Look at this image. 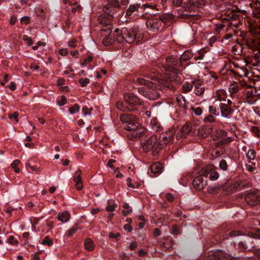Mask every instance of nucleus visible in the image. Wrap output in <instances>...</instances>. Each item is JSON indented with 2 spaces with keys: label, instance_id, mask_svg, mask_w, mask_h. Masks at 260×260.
Wrapping results in <instances>:
<instances>
[{
  "label": "nucleus",
  "instance_id": "9b49d317",
  "mask_svg": "<svg viewBox=\"0 0 260 260\" xmlns=\"http://www.w3.org/2000/svg\"><path fill=\"white\" fill-rule=\"evenodd\" d=\"M208 260H234L233 257L225 254L221 251H218L213 254H210Z\"/></svg>",
  "mask_w": 260,
  "mask_h": 260
},
{
  "label": "nucleus",
  "instance_id": "58836bf2",
  "mask_svg": "<svg viewBox=\"0 0 260 260\" xmlns=\"http://www.w3.org/2000/svg\"><path fill=\"white\" fill-rule=\"evenodd\" d=\"M253 60V65L254 66H258L260 64V51L254 54Z\"/></svg>",
  "mask_w": 260,
  "mask_h": 260
},
{
  "label": "nucleus",
  "instance_id": "393cba45",
  "mask_svg": "<svg viewBox=\"0 0 260 260\" xmlns=\"http://www.w3.org/2000/svg\"><path fill=\"white\" fill-rule=\"evenodd\" d=\"M242 235H247L248 236L251 237V238H256L255 234L253 232H245L244 233H241L240 231H232L230 233V236L231 237Z\"/></svg>",
  "mask_w": 260,
  "mask_h": 260
},
{
  "label": "nucleus",
  "instance_id": "2eb2a0df",
  "mask_svg": "<svg viewBox=\"0 0 260 260\" xmlns=\"http://www.w3.org/2000/svg\"><path fill=\"white\" fill-rule=\"evenodd\" d=\"M192 184L196 189L201 190L207 185V181L204 180L203 177L198 176L193 179Z\"/></svg>",
  "mask_w": 260,
  "mask_h": 260
},
{
  "label": "nucleus",
  "instance_id": "8fccbe9b",
  "mask_svg": "<svg viewBox=\"0 0 260 260\" xmlns=\"http://www.w3.org/2000/svg\"><path fill=\"white\" fill-rule=\"evenodd\" d=\"M19 116V113L17 112H15L13 114H9L8 117L10 119H14L16 122L18 121V117Z\"/></svg>",
  "mask_w": 260,
  "mask_h": 260
},
{
  "label": "nucleus",
  "instance_id": "2f4dec72",
  "mask_svg": "<svg viewBox=\"0 0 260 260\" xmlns=\"http://www.w3.org/2000/svg\"><path fill=\"white\" fill-rule=\"evenodd\" d=\"M209 111L211 114H213L215 116H220L219 107H217L214 105L209 106Z\"/></svg>",
  "mask_w": 260,
  "mask_h": 260
},
{
  "label": "nucleus",
  "instance_id": "5701e85b",
  "mask_svg": "<svg viewBox=\"0 0 260 260\" xmlns=\"http://www.w3.org/2000/svg\"><path fill=\"white\" fill-rule=\"evenodd\" d=\"M70 218V214L68 211H65L62 213H59L57 215L58 219L62 222H67Z\"/></svg>",
  "mask_w": 260,
  "mask_h": 260
},
{
  "label": "nucleus",
  "instance_id": "b1692460",
  "mask_svg": "<svg viewBox=\"0 0 260 260\" xmlns=\"http://www.w3.org/2000/svg\"><path fill=\"white\" fill-rule=\"evenodd\" d=\"M239 246L240 248H243L244 250L248 249V248H253L254 247L253 241H249V240H247L243 242H240L239 243Z\"/></svg>",
  "mask_w": 260,
  "mask_h": 260
},
{
  "label": "nucleus",
  "instance_id": "603ef678",
  "mask_svg": "<svg viewBox=\"0 0 260 260\" xmlns=\"http://www.w3.org/2000/svg\"><path fill=\"white\" fill-rule=\"evenodd\" d=\"M79 82L81 86L85 87L89 83V79L88 78L80 79Z\"/></svg>",
  "mask_w": 260,
  "mask_h": 260
},
{
  "label": "nucleus",
  "instance_id": "f3484780",
  "mask_svg": "<svg viewBox=\"0 0 260 260\" xmlns=\"http://www.w3.org/2000/svg\"><path fill=\"white\" fill-rule=\"evenodd\" d=\"M81 171L78 169L75 173L74 181L75 182V187L77 190H80L83 188V183L81 177Z\"/></svg>",
  "mask_w": 260,
  "mask_h": 260
},
{
  "label": "nucleus",
  "instance_id": "3c124183",
  "mask_svg": "<svg viewBox=\"0 0 260 260\" xmlns=\"http://www.w3.org/2000/svg\"><path fill=\"white\" fill-rule=\"evenodd\" d=\"M114 8H118L119 7V4L117 0H110L109 2V5Z\"/></svg>",
  "mask_w": 260,
  "mask_h": 260
},
{
  "label": "nucleus",
  "instance_id": "864d4df0",
  "mask_svg": "<svg viewBox=\"0 0 260 260\" xmlns=\"http://www.w3.org/2000/svg\"><path fill=\"white\" fill-rule=\"evenodd\" d=\"M92 110V108L88 109L86 106H84L82 108V111L84 115H90L91 111Z\"/></svg>",
  "mask_w": 260,
  "mask_h": 260
},
{
  "label": "nucleus",
  "instance_id": "ea45409f",
  "mask_svg": "<svg viewBox=\"0 0 260 260\" xmlns=\"http://www.w3.org/2000/svg\"><path fill=\"white\" fill-rule=\"evenodd\" d=\"M256 152L254 149H251L247 153L246 156L250 160L255 158Z\"/></svg>",
  "mask_w": 260,
  "mask_h": 260
},
{
  "label": "nucleus",
  "instance_id": "6e6552de",
  "mask_svg": "<svg viewBox=\"0 0 260 260\" xmlns=\"http://www.w3.org/2000/svg\"><path fill=\"white\" fill-rule=\"evenodd\" d=\"M245 201L250 206L260 205V196L254 192H248L245 195Z\"/></svg>",
  "mask_w": 260,
  "mask_h": 260
},
{
  "label": "nucleus",
  "instance_id": "69168bd1",
  "mask_svg": "<svg viewBox=\"0 0 260 260\" xmlns=\"http://www.w3.org/2000/svg\"><path fill=\"white\" fill-rule=\"evenodd\" d=\"M250 32L254 35H257L260 34V27H255L251 29Z\"/></svg>",
  "mask_w": 260,
  "mask_h": 260
},
{
  "label": "nucleus",
  "instance_id": "f704fd0d",
  "mask_svg": "<svg viewBox=\"0 0 260 260\" xmlns=\"http://www.w3.org/2000/svg\"><path fill=\"white\" fill-rule=\"evenodd\" d=\"M194 87L193 81L191 83H185L182 87V90L184 92L187 93L190 91Z\"/></svg>",
  "mask_w": 260,
  "mask_h": 260
},
{
  "label": "nucleus",
  "instance_id": "a878e982",
  "mask_svg": "<svg viewBox=\"0 0 260 260\" xmlns=\"http://www.w3.org/2000/svg\"><path fill=\"white\" fill-rule=\"evenodd\" d=\"M161 169L162 165L159 162L153 164L150 167V170L154 174L160 173L161 171Z\"/></svg>",
  "mask_w": 260,
  "mask_h": 260
},
{
  "label": "nucleus",
  "instance_id": "f257e3e1",
  "mask_svg": "<svg viewBox=\"0 0 260 260\" xmlns=\"http://www.w3.org/2000/svg\"><path fill=\"white\" fill-rule=\"evenodd\" d=\"M147 77L152 81H149L142 78H138L136 79L135 83L145 86V87L138 88V91L141 95L150 100H157L160 96V94L158 91V88L156 86L155 83L158 80V78L152 76H148Z\"/></svg>",
  "mask_w": 260,
  "mask_h": 260
},
{
  "label": "nucleus",
  "instance_id": "680f3d73",
  "mask_svg": "<svg viewBox=\"0 0 260 260\" xmlns=\"http://www.w3.org/2000/svg\"><path fill=\"white\" fill-rule=\"evenodd\" d=\"M21 22L22 23L28 24L30 22V17L28 16H24L21 18Z\"/></svg>",
  "mask_w": 260,
  "mask_h": 260
},
{
  "label": "nucleus",
  "instance_id": "79ce46f5",
  "mask_svg": "<svg viewBox=\"0 0 260 260\" xmlns=\"http://www.w3.org/2000/svg\"><path fill=\"white\" fill-rule=\"evenodd\" d=\"M233 10L241 12L242 14H245L247 12L245 8H244L240 3L239 4V6H236V9H233Z\"/></svg>",
  "mask_w": 260,
  "mask_h": 260
},
{
  "label": "nucleus",
  "instance_id": "c9c22d12",
  "mask_svg": "<svg viewBox=\"0 0 260 260\" xmlns=\"http://www.w3.org/2000/svg\"><path fill=\"white\" fill-rule=\"evenodd\" d=\"M217 169L214 166V169H212L210 173L209 178L211 180H215L218 179L219 174L216 171Z\"/></svg>",
  "mask_w": 260,
  "mask_h": 260
},
{
  "label": "nucleus",
  "instance_id": "4be33fe9",
  "mask_svg": "<svg viewBox=\"0 0 260 260\" xmlns=\"http://www.w3.org/2000/svg\"><path fill=\"white\" fill-rule=\"evenodd\" d=\"M214 169V166L210 165L206 167H204L199 172V176H205L206 177L208 174L210 175L211 171Z\"/></svg>",
  "mask_w": 260,
  "mask_h": 260
},
{
  "label": "nucleus",
  "instance_id": "bb28decb",
  "mask_svg": "<svg viewBox=\"0 0 260 260\" xmlns=\"http://www.w3.org/2000/svg\"><path fill=\"white\" fill-rule=\"evenodd\" d=\"M215 97L220 101H225L226 98V93L223 89L217 90L216 92Z\"/></svg>",
  "mask_w": 260,
  "mask_h": 260
},
{
  "label": "nucleus",
  "instance_id": "0eeeda50",
  "mask_svg": "<svg viewBox=\"0 0 260 260\" xmlns=\"http://www.w3.org/2000/svg\"><path fill=\"white\" fill-rule=\"evenodd\" d=\"M172 19V15L164 14L148 19L146 21V24L148 28L154 31L159 29L162 23L164 25L168 24Z\"/></svg>",
  "mask_w": 260,
  "mask_h": 260
},
{
  "label": "nucleus",
  "instance_id": "bf43d9fd",
  "mask_svg": "<svg viewBox=\"0 0 260 260\" xmlns=\"http://www.w3.org/2000/svg\"><path fill=\"white\" fill-rule=\"evenodd\" d=\"M57 103L59 106H62L67 103V99L64 95L61 96V99L57 102Z\"/></svg>",
  "mask_w": 260,
  "mask_h": 260
},
{
  "label": "nucleus",
  "instance_id": "6ab92c4d",
  "mask_svg": "<svg viewBox=\"0 0 260 260\" xmlns=\"http://www.w3.org/2000/svg\"><path fill=\"white\" fill-rule=\"evenodd\" d=\"M211 133L210 129L206 126H200L198 129V135L201 138L204 139L208 137Z\"/></svg>",
  "mask_w": 260,
  "mask_h": 260
},
{
  "label": "nucleus",
  "instance_id": "aec40b11",
  "mask_svg": "<svg viewBox=\"0 0 260 260\" xmlns=\"http://www.w3.org/2000/svg\"><path fill=\"white\" fill-rule=\"evenodd\" d=\"M104 14L103 15H106L107 17L112 19L114 17V14L115 11V9L114 8L110 6H106L103 8L102 9Z\"/></svg>",
  "mask_w": 260,
  "mask_h": 260
},
{
  "label": "nucleus",
  "instance_id": "7c9ffc66",
  "mask_svg": "<svg viewBox=\"0 0 260 260\" xmlns=\"http://www.w3.org/2000/svg\"><path fill=\"white\" fill-rule=\"evenodd\" d=\"M176 102L177 105L182 108L186 107V100L182 95H179L176 98Z\"/></svg>",
  "mask_w": 260,
  "mask_h": 260
},
{
  "label": "nucleus",
  "instance_id": "052dcab7",
  "mask_svg": "<svg viewBox=\"0 0 260 260\" xmlns=\"http://www.w3.org/2000/svg\"><path fill=\"white\" fill-rule=\"evenodd\" d=\"M191 109H192V111L197 115H200L202 113V109L200 107L192 108Z\"/></svg>",
  "mask_w": 260,
  "mask_h": 260
},
{
  "label": "nucleus",
  "instance_id": "4d7b16f0",
  "mask_svg": "<svg viewBox=\"0 0 260 260\" xmlns=\"http://www.w3.org/2000/svg\"><path fill=\"white\" fill-rule=\"evenodd\" d=\"M23 39L24 41L27 42V45L29 46H31L33 43L31 38L28 37L27 35H23Z\"/></svg>",
  "mask_w": 260,
  "mask_h": 260
},
{
  "label": "nucleus",
  "instance_id": "412c9836",
  "mask_svg": "<svg viewBox=\"0 0 260 260\" xmlns=\"http://www.w3.org/2000/svg\"><path fill=\"white\" fill-rule=\"evenodd\" d=\"M166 62L169 66H181L180 59H178L174 56H169L166 58Z\"/></svg>",
  "mask_w": 260,
  "mask_h": 260
},
{
  "label": "nucleus",
  "instance_id": "a211bd4d",
  "mask_svg": "<svg viewBox=\"0 0 260 260\" xmlns=\"http://www.w3.org/2000/svg\"><path fill=\"white\" fill-rule=\"evenodd\" d=\"M116 106L118 110L122 111H133L135 110V108L129 106L128 103L125 100L122 102H118Z\"/></svg>",
  "mask_w": 260,
  "mask_h": 260
},
{
  "label": "nucleus",
  "instance_id": "e433bc0d",
  "mask_svg": "<svg viewBox=\"0 0 260 260\" xmlns=\"http://www.w3.org/2000/svg\"><path fill=\"white\" fill-rule=\"evenodd\" d=\"M227 135V133L222 129H218L216 132V137L218 139L224 138Z\"/></svg>",
  "mask_w": 260,
  "mask_h": 260
},
{
  "label": "nucleus",
  "instance_id": "4468645a",
  "mask_svg": "<svg viewBox=\"0 0 260 260\" xmlns=\"http://www.w3.org/2000/svg\"><path fill=\"white\" fill-rule=\"evenodd\" d=\"M220 115L224 118H230L231 117L234 110L232 108L225 105V104H220Z\"/></svg>",
  "mask_w": 260,
  "mask_h": 260
},
{
  "label": "nucleus",
  "instance_id": "6e6d98bb",
  "mask_svg": "<svg viewBox=\"0 0 260 260\" xmlns=\"http://www.w3.org/2000/svg\"><path fill=\"white\" fill-rule=\"evenodd\" d=\"M204 121L206 122H212L215 121V118L211 114L205 117Z\"/></svg>",
  "mask_w": 260,
  "mask_h": 260
},
{
  "label": "nucleus",
  "instance_id": "1a4fd4ad",
  "mask_svg": "<svg viewBox=\"0 0 260 260\" xmlns=\"http://www.w3.org/2000/svg\"><path fill=\"white\" fill-rule=\"evenodd\" d=\"M98 22L102 25L101 30L106 31L112 28L111 19L106 15H101L98 18Z\"/></svg>",
  "mask_w": 260,
  "mask_h": 260
},
{
  "label": "nucleus",
  "instance_id": "0e129e2a",
  "mask_svg": "<svg viewBox=\"0 0 260 260\" xmlns=\"http://www.w3.org/2000/svg\"><path fill=\"white\" fill-rule=\"evenodd\" d=\"M120 234L119 233H117L116 234H115L113 233H110L109 235V237L110 238H115L116 240H119Z\"/></svg>",
  "mask_w": 260,
  "mask_h": 260
},
{
  "label": "nucleus",
  "instance_id": "338daca9",
  "mask_svg": "<svg viewBox=\"0 0 260 260\" xmlns=\"http://www.w3.org/2000/svg\"><path fill=\"white\" fill-rule=\"evenodd\" d=\"M166 198L167 199V200L168 201H169L170 202H172L174 200V196H173L172 194H171L170 193H167L166 194Z\"/></svg>",
  "mask_w": 260,
  "mask_h": 260
},
{
  "label": "nucleus",
  "instance_id": "39448f33",
  "mask_svg": "<svg viewBox=\"0 0 260 260\" xmlns=\"http://www.w3.org/2000/svg\"><path fill=\"white\" fill-rule=\"evenodd\" d=\"M147 8L152 9V7L148 4L141 5L139 4L131 5L125 11V16L129 17L132 19H137L140 17H144L149 12L147 11Z\"/></svg>",
  "mask_w": 260,
  "mask_h": 260
},
{
  "label": "nucleus",
  "instance_id": "09e8293b",
  "mask_svg": "<svg viewBox=\"0 0 260 260\" xmlns=\"http://www.w3.org/2000/svg\"><path fill=\"white\" fill-rule=\"evenodd\" d=\"M239 91V87L237 85H232L229 87V91L231 94H235Z\"/></svg>",
  "mask_w": 260,
  "mask_h": 260
},
{
  "label": "nucleus",
  "instance_id": "49530a36",
  "mask_svg": "<svg viewBox=\"0 0 260 260\" xmlns=\"http://www.w3.org/2000/svg\"><path fill=\"white\" fill-rule=\"evenodd\" d=\"M219 167L223 171H226L228 169V164L224 159H222L219 162Z\"/></svg>",
  "mask_w": 260,
  "mask_h": 260
},
{
  "label": "nucleus",
  "instance_id": "37998d69",
  "mask_svg": "<svg viewBox=\"0 0 260 260\" xmlns=\"http://www.w3.org/2000/svg\"><path fill=\"white\" fill-rule=\"evenodd\" d=\"M20 163V161L19 160L16 159L11 165L12 167L14 169V171L16 173H19L20 172V169L17 167V166Z\"/></svg>",
  "mask_w": 260,
  "mask_h": 260
},
{
  "label": "nucleus",
  "instance_id": "cd10ccee",
  "mask_svg": "<svg viewBox=\"0 0 260 260\" xmlns=\"http://www.w3.org/2000/svg\"><path fill=\"white\" fill-rule=\"evenodd\" d=\"M192 56L193 54L190 51L188 50L184 51L179 58L180 62L182 63V62L183 61H186L188 60L192 57Z\"/></svg>",
  "mask_w": 260,
  "mask_h": 260
},
{
  "label": "nucleus",
  "instance_id": "c03bdc74",
  "mask_svg": "<svg viewBox=\"0 0 260 260\" xmlns=\"http://www.w3.org/2000/svg\"><path fill=\"white\" fill-rule=\"evenodd\" d=\"M80 107L77 104L74 105L71 108L69 109V112L71 114H74L76 112L79 111Z\"/></svg>",
  "mask_w": 260,
  "mask_h": 260
},
{
  "label": "nucleus",
  "instance_id": "a19ab883",
  "mask_svg": "<svg viewBox=\"0 0 260 260\" xmlns=\"http://www.w3.org/2000/svg\"><path fill=\"white\" fill-rule=\"evenodd\" d=\"M41 243L44 245L51 246L53 244V241L48 236H46L42 240Z\"/></svg>",
  "mask_w": 260,
  "mask_h": 260
},
{
  "label": "nucleus",
  "instance_id": "a18cd8bd",
  "mask_svg": "<svg viewBox=\"0 0 260 260\" xmlns=\"http://www.w3.org/2000/svg\"><path fill=\"white\" fill-rule=\"evenodd\" d=\"M7 242L8 243L14 245H17L18 244V241L13 236H11L8 238Z\"/></svg>",
  "mask_w": 260,
  "mask_h": 260
},
{
  "label": "nucleus",
  "instance_id": "774afa93",
  "mask_svg": "<svg viewBox=\"0 0 260 260\" xmlns=\"http://www.w3.org/2000/svg\"><path fill=\"white\" fill-rule=\"evenodd\" d=\"M59 53L62 56H66L68 54V51L66 48L61 49L59 50Z\"/></svg>",
  "mask_w": 260,
  "mask_h": 260
},
{
  "label": "nucleus",
  "instance_id": "7ed1b4c3",
  "mask_svg": "<svg viewBox=\"0 0 260 260\" xmlns=\"http://www.w3.org/2000/svg\"><path fill=\"white\" fill-rule=\"evenodd\" d=\"M206 0H185L183 2V8L189 14H184L187 18L198 19L201 15L199 14V8L205 5Z\"/></svg>",
  "mask_w": 260,
  "mask_h": 260
},
{
  "label": "nucleus",
  "instance_id": "ddd939ff",
  "mask_svg": "<svg viewBox=\"0 0 260 260\" xmlns=\"http://www.w3.org/2000/svg\"><path fill=\"white\" fill-rule=\"evenodd\" d=\"M124 100L126 101L129 106L140 105L142 104V101L138 96L133 94H127L124 95Z\"/></svg>",
  "mask_w": 260,
  "mask_h": 260
},
{
  "label": "nucleus",
  "instance_id": "13d9d810",
  "mask_svg": "<svg viewBox=\"0 0 260 260\" xmlns=\"http://www.w3.org/2000/svg\"><path fill=\"white\" fill-rule=\"evenodd\" d=\"M251 131L252 133L255 134V136L259 138L260 137V131L258 130V128L256 126H252L251 128Z\"/></svg>",
  "mask_w": 260,
  "mask_h": 260
},
{
  "label": "nucleus",
  "instance_id": "5fc2aeb1",
  "mask_svg": "<svg viewBox=\"0 0 260 260\" xmlns=\"http://www.w3.org/2000/svg\"><path fill=\"white\" fill-rule=\"evenodd\" d=\"M179 233V229L176 224H173L172 226V233L177 235Z\"/></svg>",
  "mask_w": 260,
  "mask_h": 260
},
{
  "label": "nucleus",
  "instance_id": "f8f14e48",
  "mask_svg": "<svg viewBox=\"0 0 260 260\" xmlns=\"http://www.w3.org/2000/svg\"><path fill=\"white\" fill-rule=\"evenodd\" d=\"M174 131L172 129L169 132L162 134L159 137V139L160 140L161 144H163V146L174 141Z\"/></svg>",
  "mask_w": 260,
  "mask_h": 260
},
{
  "label": "nucleus",
  "instance_id": "20e7f679",
  "mask_svg": "<svg viewBox=\"0 0 260 260\" xmlns=\"http://www.w3.org/2000/svg\"><path fill=\"white\" fill-rule=\"evenodd\" d=\"M143 150L148 152L151 151L153 155L157 154L163 147L160 140L156 135H152L145 140L142 141Z\"/></svg>",
  "mask_w": 260,
  "mask_h": 260
},
{
  "label": "nucleus",
  "instance_id": "4c0bfd02",
  "mask_svg": "<svg viewBox=\"0 0 260 260\" xmlns=\"http://www.w3.org/2000/svg\"><path fill=\"white\" fill-rule=\"evenodd\" d=\"M117 205L115 203H112L111 201H109L108 202V205L106 207V210L108 212H112L115 210L117 207Z\"/></svg>",
  "mask_w": 260,
  "mask_h": 260
},
{
  "label": "nucleus",
  "instance_id": "9d476101",
  "mask_svg": "<svg viewBox=\"0 0 260 260\" xmlns=\"http://www.w3.org/2000/svg\"><path fill=\"white\" fill-rule=\"evenodd\" d=\"M192 134V127L190 123H186L184 125L176 135V139L179 140L181 138H184L188 135Z\"/></svg>",
  "mask_w": 260,
  "mask_h": 260
},
{
  "label": "nucleus",
  "instance_id": "f03ea898",
  "mask_svg": "<svg viewBox=\"0 0 260 260\" xmlns=\"http://www.w3.org/2000/svg\"><path fill=\"white\" fill-rule=\"evenodd\" d=\"M120 121L126 124L124 128L130 132L131 135L134 138L142 137L145 132V128L138 122L136 116L132 114L124 113L120 116Z\"/></svg>",
  "mask_w": 260,
  "mask_h": 260
},
{
  "label": "nucleus",
  "instance_id": "dca6fc26",
  "mask_svg": "<svg viewBox=\"0 0 260 260\" xmlns=\"http://www.w3.org/2000/svg\"><path fill=\"white\" fill-rule=\"evenodd\" d=\"M193 91L198 96H202L205 91V88L203 86L202 81L200 80L193 81Z\"/></svg>",
  "mask_w": 260,
  "mask_h": 260
},
{
  "label": "nucleus",
  "instance_id": "473e14b6",
  "mask_svg": "<svg viewBox=\"0 0 260 260\" xmlns=\"http://www.w3.org/2000/svg\"><path fill=\"white\" fill-rule=\"evenodd\" d=\"M69 5L74 7L72 9V13H75L76 12H81L82 7H81V6L79 5L77 2L73 3L72 2H69Z\"/></svg>",
  "mask_w": 260,
  "mask_h": 260
},
{
  "label": "nucleus",
  "instance_id": "c756f323",
  "mask_svg": "<svg viewBox=\"0 0 260 260\" xmlns=\"http://www.w3.org/2000/svg\"><path fill=\"white\" fill-rule=\"evenodd\" d=\"M251 47L253 49H260V38H257L251 40Z\"/></svg>",
  "mask_w": 260,
  "mask_h": 260
},
{
  "label": "nucleus",
  "instance_id": "72a5a7b5",
  "mask_svg": "<svg viewBox=\"0 0 260 260\" xmlns=\"http://www.w3.org/2000/svg\"><path fill=\"white\" fill-rule=\"evenodd\" d=\"M84 246L86 249L91 251L94 248V244L90 239H86L84 242Z\"/></svg>",
  "mask_w": 260,
  "mask_h": 260
},
{
  "label": "nucleus",
  "instance_id": "423d86ee",
  "mask_svg": "<svg viewBox=\"0 0 260 260\" xmlns=\"http://www.w3.org/2000/svg\"><path fill=\"white\" fill-rule=\"evenodd\" d=\"M141 35H138L137 30L134 28L123 27L120 30V34L116 38L117 42L122 43L124 41L129 44L133 43L135 41L139 42L141 39Z\"/></svg>",
  "mask_w": 260,
  "mask_h": 260
},
{
  "label": "nucleus",
  "instance_id": "c85d7f7f",
  "mask_svg": "<svg viewBox=\"0 0 260 260\" xmlns=\"http://www.w3.org/2000/svg\"><path fill=\"white\" fill-rule=\"evenodd\" d=\"M247 102L249 104H253L257 100L255 95H254L252 92L248 91L246 96Z\"/></svg>",
  "mask_w": 260,
  "mask_h": 260
},
{
  "label": "nucleus",
  "instance_id": "e2e57ef3",
  "mask_svg": "<svg viewBox=\"0 0 260 260\" xmlns=\"http://www.w3.org/2000/svg\"><path fill=\"white\" fill-rule=\"evenodd\" d=\"M77 229L75 227H72L68 231V236L70 237L72 236L76 231Z\"/></svg>",
  "mask_w": 260,
  "mask_h": 260
},
{
  "label": "nucleus",
  "instance_id": "de8ad7c7",
  "mask_svg": "<svg viewBox=\"0 0 260 260\" xmlns=\"http://www.w3.org/2000/svg\"><path fill=\"white\" fill-rule=\"evenodd\" d=\"M92 59H93V57L92 56H91V55L88 56L86 57V58H85L84 60V61L82 63H81V66L84 67V66L88 65V64H89L90 62H91L92 61Z\"/></svg>",
  "mask_w": 260,
  "mask_h": 260
}]
</instances>
